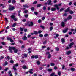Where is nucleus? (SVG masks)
Masks as SVG:
<instances>
[{"label":"nucleus","instance_id":"f257e3e1","mask_svg":"<svg viewBox=\"0 0 76 76\" xmlns=\"http://www.w3.org/2000/svg\"><path fill=\"white\" fill-rule=\"evenodd\" d=\"M9 51H10V52L11 53H13V51L12 50H14V51L15 53H17L18 51V49H16V48L15 47H12L10 46L9 47Z\"/></svg>","mask_w":76,"mask_h":76},{"label":"nucleus","instance_id":"f03ea898","mask_svg":"<svg viewBox=\"0 0 76 76\" xmlns=\"http://www.w3.org/2000/svg\"><path fill=\"white\" fill-rule=\"evenodd\" d=\"M73 43L72 42L70 43L69 45V46H66V50H69V49H70V48H72V46L73 45Z\"/></svg>","mask_w":76,"mask_h":76},{"label":"nucleus","instance_id":"7ed1b4c3","mask_svg":"<svg viewBox=\"0 0 76 76\" xmlns=\"http://www.w3.org/2000/svg\"><path fill=\"white\" fill-rule=\"evenodd\" d=\"M9 6L10 7L9 9V10H13L15 9V8L14 6H11L10 5Z\"/></svg>","mask_w":76,"mask_h":76},{"label":"nucleus","instance_id":"20e7f679","mask_svg":"<svg viewBox=\"0 0 76 76\" xmlns=\"http://www.w3.org/2000/svg\"><path fill=\"white\" fill-rule=\"evenodd\" d=\"M28 25L29 26H33L34 24L33 23V22H29L28 23Z\"/></svg>","mask_w":76,"mask_h":76},{"label":"nucleus","instance_id":"39448f33","mask_svg":"<svg viewBox=\"0 0 76 76\" xmlns=\"http://www.w3.org/2000/svg\"><path fill=\"white\" fill-rule=\"evenodd\" d=\"M11 18H12V19H13L15 21H16L17 20V19H18L16 18V17H15V16L13 15H12Z\"/></svg>","mask_w":76,"mask_h":76},{"label":"nucleus","instance_id":"423d86ee","mask_svg":"<svg viewBox=\"0 0 76 76\" xmlns=\"http://www.w3.org/2000/svg\"><path fill=\"white\" fill-rule=\"evenodd\" d=\"M18 64H16L15 65L13 66V69L14 70H16V67H18Z\"/></svg>","mask_w":76,"mask_h":76},{"label":"nucleus","instance_id":"0eeeda50","mask_svg":"<svg viewBox=\"0 0 76 76\" xmlns=\"http://www.w3.org/2000/svg\"><path fill=\"white\" fill-rule=\"evenodd\" d=\"M54 7L57 8V10H59L60 8H59V7H58V5L57 4H55L54 5Z\"/></svg>","mask_w":76,"mask_h":76},{"label":"nucleus","instance_id":"6e6552de","mask_svg":"<svg viewBox=\"0 0 76 76\" xmlns=\"http://www.w3.org/2000/svg\"><path fill=\"white\" fill-rule=\"evenodd\" d=\"M27 38H28L27 37H26V36H24V37H23L22 39H23V40H24V41H26L27 40Z\"/></svg>","mask_w":76,"mask_h":76},{"label":"nucleus","instance_id":"1a4fd4ad","mask_svg":"<svg viewBox=\"0 0 76 76\" xmlns=\"http://www.w3.org/2000/svg\"><path fill=\"white\" fill-rule=\"evenodd\" d=\"M47 3H48V5H50V4L51 5V1L50 0H48L47 1Z\"/></svg>","mask_w":76,"mask_h":76},{"label":"nucleus","instance_id":"9d476101","mask_svg":"<svg viewBox=\"0 0 76 76\" xmlns=\"http://www.w3.org/2000/svg\"><path fill=\"white\" fill-rule=\"evenodd\" d=\"M7 40H10L11 42H13V40L11 38H7Z\"/></svg>","mask_w":76,"mask_h":76},{"label":"nucleus","instance_id":"9b49d317","mask_svg":"<svg viewBox=\"0 0 76 76\" xmlns=\"http://www.w3.org/2000/svg\"><path fill=\"white\" fill-rule=\"evenodd\" d=\"M67 30H68V28H66L65 29L63 30V33H65V32H67Z\"/></svg>","mask_w":76,"mask_h":76},{"label":"nucleus","instance_id":"f8f14e48","mask_svg":"<svg viewBox=\"0 0 76 76\" xmlns=\"http://www.w3.org/2000/svg\"><path fill=\"white\" fill-rule=\"evenodd\" d=\"M71 54V51H68L66 52V54L67 55H69V54Z\"/></svg>","mask_w":76,"mask_h":76},{"label":"nucleus","instance_id":"ddd939ff","mask_svg":"<svg viewBox=\"0 0 76 76\" xmlns=\"http://www.w3.org/2000/svg\"><path fill=\"white\" fill-rule=\"evenodd\" d=\"M70 10V7H69L68 8L66 9V10L65 11V12H67Z\"/></svg>","mask_w":76,"mask_h":76},{"label":"nucleus","instance_id":"4468645a","mask_svg":"<svg viewBox=\"0 0 76 76\" xmlns=\"http://www.w3.org/2000/svg\"><path fill=\"white\" fill-rule=\"evenodd\" d=\"M32 71H33V69H30V71H29V73H31V74H32L33 73V72H32Z\"/></svg>","mask_w":76,"mask_h":76},{"label":"nucleus","instance_id":"2eb2a0df","mask_svg":"<svg viewBox=\"0 0 76 76\" xmlns=\"http://www.w3.org/2000/svg\"><path fill=\"white\" fill-rule=\"evenodd\" d=\"M22 68L24 69H28V67H26V66H23Z\"/></svg>","mask_w":76,"mask_h":76},{"label":"nucleus","instance_id":"dca6fc26","mask_svg":"<svg viewBox=\"0 0 76 76\" xmlns=\"http://www.w3.org/2000/svg\"><path fill=\"white\" fill-rule=\"evenodd\" d=\"M23 7H24L27 8H28V7H29V6H28L27 5H26V4L23 5Z\"/></svg>","mask_w":76,"mask_h":76},{"label":"nucleus","instance_id":"f3484780","mask_svg":"<svg viewBox=\"0 0 76 76\" xmlns=\"http://www.w3.org/2000/svg\"><path fill=\"white\" fill-rule=\"evenodd\" d=\"M72 16L70 15L67 18V19H68V20H69V19H72Z\"/></svg>","mask_w":76,"mask_h":76},{"label":"nucleus","instance_id":"a211bd4d","mask_svg":"<svg viewBox=\"0 0 76 76\" xmlns=\"http://www.w3.org/2000/svg\"><path fill=\"white\" fill-rule=\"evenodd\" d=\"M61 42H62V43H63V44H64V42H65V41H64V39H63V38H62L61 39Z\"/></svg>","mask_w":76,"mask_h":76},{"label":"nucleus","instance_id":"6ab92c4d","mask_svg":"<svg viewBox=\"0 0 76 76\" xmlns=\"http://www.w3.org/2000/svg\"><path fill=\"white\" fill-rule=\"evenodd\" d=\"M56 10V9L54 8H51V11H55V10Z\"/></svg>","mask_w":76,"mask_h":76},{"label":"nucleus","instance_id":"aec40b11","mask_svg":"<svg viewBox=\"0 0 76 76\" xmlns=\"http://www.w3.org/2000/svg\"><path fill=\"white\" fill-rule=\"evenodd\" d=\"M61 25L62 26H63V27L64 26V23L63 22H62L61 23Z\"/></svg>","mask_w":76,"mask_h":76},{"label":"nucleus","instance_id":"412c9836","mask_svg":"<svg viewBox=\"0 0 76 76\" xmlns=\"http://www.w3.org/2000/svg\"><path fill=\"white\" fill-rule=\"evenodd\" d=\"M16 23H14V24L12 26V27H14L16 26Z\"/></svg>","mask_w":76,"mask_h":76},{"label":"nucleus","instance_id":"4be33fe9","mask_svg":"<svg viewBox=\"0 0 76 76\" xmlns=\"http://www.w3.org/2000/svg\"><path fill=\"white\" fill-rule=\"evenodd\" d=\"M55 65V64H54V63H51L50 64V65L51 66H54Z\"/></svg>","mask_w":76,"mask_h":76},{"label":"nucleus","instance_id":"5701e85b","mask_svg":"<svg viewBox=\"0 0 76 76\" xmlns=\"http://www.w3.org/2000/svg\"><path fill=\"white\" fill-rule=\"evenodd\" d=\"M12 3L13 4H14V3H16V1L15 0H12Z\"/></svg>","mask_w":76,"mask_h":76},{"label":"nucleus","instance_id":"b1692460","mask_svg":"<svg viewBox=\"0 0 76 76\" xmlns=\"http://www.w3.org/2000/svg\"><path fill=\"white\" fill-rule=\"evenodd\" d=\"M48 72H51V71H52V69H48Z\"/></svg>","mask_w":76,"mask_h":76},{"label":"nucleus","instance_id":"393cba45","mask_svg":"<svg viewBox=\"0 0 76 76\" xmlns=\"http://www.w3.org/2000/svg\"><path fill=\"white\" fill-rule=\"evenodd\" d=\"M34 58L36 59L37 58H38V55H35V56H34Z\"/></svg>","mask_w":76,"mask_h":76},{"label":"nucleus","instance_id":"a878e982","mask_svg":"<svg viewBox=\"0 0 76 76\" xmlns=\"http://www.w3.org/2000/svg\"><path fill=\"white\" fill-rule=\"evenodd\" d=\"M5 58L6 60H8L10 59V57L9 56H7L6 58Z\"/></svg>","mask_w":76,"mask_h":76},{"label":"nucleus","instance_id":"bb28decb","mask_svg":"<svg viewBox=\"0 0 76 76\" xmlns=\"http://www.w3.org/2000/svg\"><path fill=\"white\" fill-rule=\"evenodd\" d=\"M38 32L36 31H34V34H35V35H37V34H38Z\"/></svg>","mask_w":76,"mask_h":76},{"label":"nucleus","instance_id":"cd10ccee","mask_svg":"<svg viewBox=\"0 0 76 76\" xmlns=\"http://www.w3.org/2000/svg\"><path fill=\"white\" fill-rule=\"evenodd\" d=\"M4 58V57L3 56H1L0 58V60H2V59H3Z\"/></svg>","mask_w":76,"mask_h":76},{"label":"nucleus","instance_id":"c85d7f7f","mask_svg":"<svg viewBox=\"0 0 76 76\" xmlns=\"http://www.w3.org/2000/svg\"><path fill=\"white\" fill-rule=\"evenodd\" d=\"M58 36H59V35H58V34H57L56 35V36H55L54 37L55 38H56V37H58Z\"/></svg>","mask_w":76,"mask_h":76},{"label":"nucleus","instance_id":"c756f323","mask_svg":"<svg viewBox=\"0 0 76 76\" xmlns=\"http://www.w3.org/2000/svg\"><path fill=\"white\" fill-rule=\"evenodd\" d=\"M43 9L44 10H46V9H47V8H46V7L44 6L43 7Z\"/></svg>","mask_w":76,"mask_h":76},{"label":"nucleus","instance_id":"7c9ffc66","mask_svg":"<svg viewBox=\"0 0 76 76\" xmlns=\"http://www.w3.org/2000/svg\"><path fill=\"white\" fill-rule=\"evenodd\" d=\"M69 13L70 14H73V11H69Z\"/></svg>","mask_w":76,"mask_h":76},{"label":"nucleus","instance_id":"2f4dec72","mask_svg":"<svg viewBox=\"0 0 76 76\" xmlns=\"http://www.w3.org/2000/svg\"><path fill=\"white\" fill-rule=\"evenodd\" d=\"M5 20L7 23L8 22V20H7V19L6 18H5Z\"/></svg>","mask_w":76,"mask_h":76},{"label":"nucleus","instance_id":"473e14b6","mask_svg":"<svg viewBox=\"0 0 76 76\" xmlns=\"http://www.w3.org/2000/svg\"><path fill=\"white\" fill-rule=\"evenodd\" d=\"M51 58V54H49L48 56V58Z\"/></svg>","mask_w":76,"mask_h":76},{"label":"nucleus","instance_id":"72a5a7b5","mask_svg":"<svg viewBox=\"0 0 76 76\" xmlns=\"http://www.w3.org/2000/svg\"><path fill=\"white\" fill-rule=\"evenodd\" d=\"M71 70L72 71H75V69L74 68H72L71 69Z\"/></svg>","mask_w":76,"mask_h":76},{"label":"nucleus","instance_id":"f704fd0d","mask_svg":"<svg viewBox=\"0 0 76 76\" xmlns=\"http://www.w3.org/2000/svg\"><path fill=\"white\" fill-rule=\"evenodd\" d=\"M37 64H38V65L40 64V62H39V61H37Z\"/></svg>","mask_w":76,"mask_h":76},{"label":"nucleus","instance_id":"c9c22d12","mask_svg":"<svg viewBox=\"0 0 76 76\" xmlns=\"http://www.w3.org/2000/svg\"><path fill=\"white\" fill-rule=\"evenodd\" d=\"M20 31H23V29L22 28H20Z\"/></svg>","mask_w":76,"mask_h":76},{"label":"nucleus","instance_id":"e433bc0d","mask_svg":"<svg viewBox=\"0 0 76 76\" xmlns=\"http://www.w3.org/2000/svg\"><path fill=\"white\" fill-rule=\"evenodd\" d=\"M64 10V8H62L60 10V12H62L63 10Z\"/></svg>","mask_w":76,"mask_h":76},{"label":"nucleus","instance_id":"4c0bfd02","mask_svg":"<svg viewBox=\"0 0 76 76\" xmlns=\"http://www.w3.org/2000/svg\"><path fill=\"white\" fill-rule=\"evenodd\" d=\"M54 75H55V73H52L50 75L51 76H54Z\"/></svg>","mask_w":76,"mask_h":76},{"label":"nucleus","instance_id":"58836bf2","mask_svg":"<svg viewBox=\"0 0 76 76\" xmlns=\"http://www.w3.org/2000/svg\"><path fill=\"white\" fill-rule=\"evenodd\" d=\"M56 51H59V48H56Z\"/></svg>","mask_w":76,"mask_h":76},{"label":"nucleus","instance_id":"ea45409f","mask_svg":"<svg viewBox=\"0 0 76 76\" xmlns=\"http://www.w3.org/2000/svg\"><path fill=\"white\" fill-rule=\"evenodd\" d=\"M40 28H42V29H44V27L43 26L41 25L40 26Z\"/></svg>","mask_w":76,"mask_h":76},{"label":"nucleus","instance_id":"a19ab883","mask_svg":"<svg viewBox=\"0 0 76 76\" xmlns=\"http://www.w3.org/2000/svg\"><path fill=\"white\" fill-rule=\"evenodd\" d=\"M47 43V40H45V42H44L43 44H45Z\"/></svg>","mask_w":76,"mask_h":76},{"label":"nucleus","instance_id":"79ce46f5","mask_svg":"<svg viewBox=\"0 0 76 76\" xmlns=\"http://www.w3.org/2000/svg\"><path fill=\"white\" fill-rule=\"evenodd\" d=\"M24 56L25 57H27V56H28V55L26 54H24Z\"/></svg>","mask_w":76,"mask_h":76},{"label":"nucleus","instance_id":"37998d69","mask_svg":"<svg viewBox=\"0 0 76 76\" xmlns=\"http://www.w3.org/2000/svg\"><path fill=\"white\" fill-rule=\"evenodd\" d=\"M45 17H42V20H44V19H45Z\"/></svg>","mask_w":76,"mask_h":76},{"label":"nucleus","instance_id":"c03bdc74","mask_svg":"<svg viewBox=\"0 0 76 76\" xmlns=\"http://www.w3.org/2000/svg\"><path fill=\"white\" fill-rule=\"evenodd\" d=\"M41 6V4H39L37 5V7H40Z\"/></svg>","mask_w":76,"mask_h":76},{"label":"nucleus","instance_id":"a18cd8bd","mask_svg":"<svg viewBox=\"0 0 76 76\" xmlns=\"http://www.w3.org/2000/svg\"><path fill=\"white\" fill-rule=\"evenodd\" d=\"M8 63L7 62H5L4 66H6V65H7V64Z\"/></svg>","mask_w":76,"mask_h":76},{"label":"nucleus","instance_id":"49530a36","mask_svg":"<svg viewBox=\"0 0 76 76\" xmlns=\"http://www.w3.org/2000/svg\"><path fill=\"white\" fill-rule=\"evenodd\" d=\"M44 36L45 37H47V36H48V34H46L44 35Z\"/></svg>","mask_w":76,"mask_h":76},{"label":"nucleus","instance_id":"de8ad7c7","mask_svg":"<svg viewBox=\"0 0 76 76\" xmlns=\"http://www.w3.org/2000/svg\"><path fill=\"white\" fill-rule=\"evenodd\" d=\"M41 32H42V31L41 30L39 31L38 32V33H39V34H41Z\"/></svg>","mask_w":76,"mask_h":76},{"label":"nucleus","instance_id":"09e8293b","mask_svg":"<svg viewBox=\"0 0 76 76\" xmlns=\"http://www.w3.org/2000/svg\"><path fill=\"white\" fill-rule=\"evenodd\" d=\"M38 23H41V20H38Z\"/></svg>","mask_w":76,"mask_h":76},{"label":"nucleus","instance_id":"8fccbe9b","mask_svg":"<svg viewBox=\"0 0 76 76\" xmlns=\"http://www.w3.org/2000/svg\"><path fill=\"white\" fill-rule=\"evenodd\" d=\"M28 10H25L24 11V12L26 13H28Z\"/></svg>","mask_w":76,"mask_h":76},{"label":"nucleus","instance_id":"3c124183","mask_svg":"<svg viewBox=\"0 0 76 76\" xmlns=\"http://www.w3.org/2000/svg\"><path fill=\"white\" fill-rule=\"evenodd\" d=\"M53 27H50V30H53Z\"/></svg>","mask_w":76,"mask_h":76},{"label":"nucleus","instance_id":"603ef678","mask_svg":"<svg viewBox=\"0 0 76 76\" xmlns=\"http://www.w3.org/2000/svg\"><path fill=\"white\" fill-rule=\"evenodd\" d=\"M34 13L36 15H38V12H35Z\"/></svg>","mask_w":76,"mask_h":76},{"label":"nucleus","instance_id":"864d4df0","mask_svg":"<svg viewBox=\"0 0 76 76\" xmlns=\"http://www.w3.org/2000/svg\"><path fill=\"white\" fill-rule=\"evenodd\" d=\"M37 3V1H35L33 3V4H36Z\"/></svg>","mask_w":76,"mask_h":76},{"label":"nucleus","instance_id":"5fc2aeb1","mask_svg":"<svg viewBox=\"0 0 76 76\" xmlns=\"http://www.w3.org/2000/svg\"><path fill=\"white\" fill-rule=\"evenodd\" d=\"M25 17H26V18H27L28 17V15H25Z\"/></svg>","mask_w":76,"mask_h":76},{"label":"nucleus","instance_id":"6e6d98bb","mask_svg":"<svg viewBox=\"0 0 76 76\" xmlns=\"http://www.w3.org/2000/svg\"><path fill=\"white\" fill-rule=\"evenodd\" d=\"M39 36L40 37H43V35L41 34L39 35Z\"/></svg>","mask_w":76,"mask_h":76},{"label":"nucleus","instance_id":"4d7b16f0","mask_svg":"<svg viewBox=\"0 0 76 76\" xmlns=\"http://www.w3.org/2000/svg\"><path fill=\"white\" fill-rule=\"evenodd\" d=\"M64 67H65V66L64 65L62 66V69L64 70Z\"/></svg>","mask_w":76,"mask_h":76},{"label":"nucleus","instance_id":"13d9d810","mask_svg":"<svg viewBox=\"0 0 76 76\" xmlns=\"http://www.w3.org/2000/svg\"><path fill=\"white\" fill-rule=\"evenodd\" d=\"M61 74V72H60L59 71V72H58V74L59 75H60Z\"/></svg>","mask_w":76,"mask_h":76},{"label":"nucleus","instance_id":"bf43d9fd","mask_svg":"<svg viewBox=\"0 0 76 76\" xmlns=\"http://www.w3.org/2000/svg\"><path fill=\"white\" fill-rule=\"evenodd\" d=\"M31 57L32 58H35V56L33 55L31 56Z\"/></svg>","mask_w":76,"mask_h":76},{"label":"nucleus","instance_id":"052dcab7","mask_svg":"<svg viewBox=\"0 0 76 76\" xmlns=\"http://www.w3.org/2000/svg\"><path fill=\"white\" fill-rule=\"evenodd\" d=\"M31 10H34V7H32L31 8Z\"/></svg>","mask_w":76,"mask_h":76},{"label":"nucleus","instance_id":"680f3d73","mask_svg":"<svg viewBox=\"0 0 76 76\" xmlns=\"http://www.w3.org/2000/svg\"><path fill=\"white\" fill-rule=\"evenodd\" d=\"M61 4H62V3H60L58 4V6H61Z\"/></svg>","mask_w":76,"mask_h":76},{"label":"nucleus","instance_id":"e2e57ef3","mask_svg":"<svg viewBox=\"0 0 76 76\" xmlns=\"http://www.w3.org/2000/svg\"><path fill=\"white\" fill-rule=\"evenodd\" d=\"M24 32H26V31H27V29H26V28L24 29Z\"/></svg>","mask_w":76,"mask_h":76},{"label":"nucleus","instance_id":"0e129e2a","mask_svg":"<svg viewBox=\"0 0 76 76\" xmlns=\"http://www.w3.org/2000/svg\"><path fill=\"white\" fill-rule=\"evenodd\" d=\"M8 69H9V68H6L5 69V71H7V70H8Z\"/></svg>","mask_w":76,"mask_h":76},{"label":"nucleus","instance_id":"69168bd1","mask_svg":"<svg viewBox=\"0 0 76 76\" xmlns=\"http://www.w3.org/2000/svg\"><path fill=\"white\" fill-rule=\"evenodd\" d=\"M10 63H13V60H11L10 61Z\"/></svg>","mask_w":76,"mask_h":76},{"label":"nucleus","instance_id":"338daca9","mask_svg":"<svg viewBox=\"0 0 76 76\" xmlns=\"http://www.w3.org/2000/svg\"><path fill=\"white\" fill-rule=\"evenodd\" d=\"M55 20V19L54 18H53L51 19V21H54Z\"/></svg>","mask_w":76,"mask_h":76},{"label":"nucleus","instance_id":"774afa93","mask_svg":"<svg viewBox=\"0 0 76 76\" xmlns=\"http://www.w3.org/2000/svg\"><path fill=\"white\" fill-rule=\"evenodd\" d=\"M42 48H46V46H42Z\"/></svg>","mask_w":76,"mask_h":76}]
</instances>
